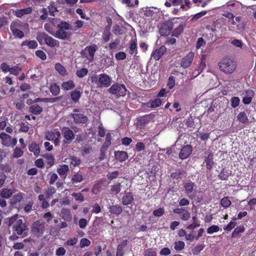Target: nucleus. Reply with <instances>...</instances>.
I'll use <instances>...</instances> for the list:
<instances>
[{
    "label": "nucleus",
    "mask_w": 256,
    "mask_h": 256,
    "mask_svg": "<svg viewBox=\"0 0 256 256\" xmlns=\"http://www.w3.org/2000/svg\"><path fill=\"white\" fill-rule=\"evenodd\" d=\"M58 28L54 36L60 40H66L68 38V34L65 30H72V26L66 22H62L57 24Z\"/></svg>",
    "instance_id": "3"
},
{
    "label": "nucleus",
    "mask_w": 256,
    "mask_h": 256,
    "mask_svg": "<svg viewBox=\"0 0 256 256\" xmlns=\"http://www.w3.org/2000/svg\"><path fill=\"white\" fill-rule=\"evenodd\" d=\"M204 248V244H199V245L196 246L192 250V252L193 254L194 255H198Z\"/></svg>",
    "instance_id": "49"
},
{
    "label": "nucleus",
    "mask_w": 256,
    "mask_h": 256,
    "mask_svg": "<svg viewBox=\"0 0 256 256\" xmlns=\"http://www.w3.org/2000/svg\"><path fill=\"white\" fill-rule=\"evenodd\" d=\"M36 39L39 42L44 40L46 44L51 48L58 47L60 46V42L58 40L54 39L44 32L38 34Z\"/></svg>",
    "instance_id": "4"
},
{
    "label": "nucleus",
    "mask_w": 256,
    "mask_h": 256,
    "mask_svg": "<svg viewBox=\"0 0 256 256\" xmlns=\"http://www.w3.org/2000/svg\"><path fill=\"white\" fill-rule=\"evenodd\" d=\"M8 226L11 228L12 232V234L9 237L10 240H16L20 237L24 238L28 235V226L22 219L18 218L17 215L8 218Z\"/></svg>",
    "instance_id": "1"
},
{
    "label": "nucleus",
    "mask_w": 256,
    "mask_h": 256,
    "mask_svg": "<svg viewBox=\"0 0 256 256\" xmlns=\"http://www.w3.org/2000/svg\"><path fill=\"white\" fill-rule=\"evenodd\" d=\"M36 55L40 58L42 60H46V55L45 52L42 50H38L36 52Z\"/></svg>",
    "instance_id": "63"
},
{
    "label": "nucleus",
    "mask_w": 256,
    "mask_h": 256,
    "mask_svg": "<svg viewBox=\"0 0 256 256\" xmlns=\"http://www.w3.org/2000/svg\"><path fill=\"white\" fill-rule=\"evenodd\" d=\"M109 26H105L104 32L102 36V42L104 43L108 42L111 38L112 34Z\"/></svg>",
    "instance_id": "26"
},
{
    "label": "nucleus",
    "mask_w": 256,
    "mask_h": 256,
    "mask_svg": "<svg viewBox=\"0 0 256 256\" xmlns=\"http://www.w3.org/2000/svg\"><path fill=\"white\" fill-rule=\"evenodd\" d=\"M245 230V228L243 225L236 227L232 234V238H236L240 236V234L243 233Z\"/></svg>",
    "instance_id": "32"
},
{
    "label": "nucleus",
    "mask_w": 256,
    "mask_h": 256,
    "mask_svg": "<svg viewBox=\"0 0 256 256\" xmlns=\"http://www.w3.org/2000/svg\"><path fill=\"white\" fill-rule=\"evenodd\" d=\"M185 26V24L183 23L180 24L178 27L175 28L172 32V36L177 38L184 31Z\"/></svg>",
    "instance_id": "35"
},
{
    "label": "nucleus",
    "mask_w": 256,
    "mask_h": 256,
    "mask_svg": "<svg viewBox=\"0 0 256 256\" xmlns=\"http://www.w3.org/2000/svg\"><path fill=\"white\" fill-rule=\"evenodd\" d=\"M186 174V172L184 170H177L175 172H172L170 174V178L172 180L182 179L183 177H185Z\"/></svg>",
    "instance_id": "24"
},
{
    "label": "nucleus",
    "mask_w": 256,
    "mask_h": 256,
    "mask_svg": "<svg viewBox=\"0 0 256 256\" xmlns=\"http://www.w3.org/2000/svg\"><path fill=\"white\" fill-rule=\"evenodd\" d=\"M185 244L182 241H178L174 242V248L177 250L180 251L183 250L184 248Z\"/></svg>",
    "instance_id": "48"
},
{
    "label": "nucleus",
    "mask_w": 256,
    "mask_h": 256,
    "mask_svg": "<svg viewBox=\"0 0 256 256\" xmlns=\"http://www.w3.org/2000/svg\"><path fill=\"white\" fill-rule=\"evenodd\" d=\"M112 136L110 132H108L106 134V140L102 145V148H108L111 144Z\"/></svg>",
    "instance_id": "43"
},
{
    "label": "nucleus",
    "mask_w": 256,
    "mask_h": 256,
    "mask_svg": "<svg viewBox=\"0 0 256 256\" xmlns=\"http://www.w3.org/2000/svg\"><path fill=\"white\" fill-rule=\"evenodd\" d=\"M166 52V48L164 46H161L159 48L156 49L152 54L151 56L156 60H159L162 56Z\"/></svg>",
    "instance_id": "18"
},
{
    "label": "nucleus",
    "mask_w": 256,
    "mask_h": 256,
    "mask_svg": "<svg viewBox=\"0 0 256 256\" xmlns=\"http://www.w3.org/2000/svg\"><path fill=\"white\" fill-rule=\"evenodd\" d=\"M28 150L30 152H32L36 156H38L40 153L39 145L35 142H32L28 146Z\"/></svg>",
    "instance_id": "28"
},
{
    "label": "nucleus",
    "mask_w": 256,
    "mask_h": 256,
    "mask_svg": "<svg viewBox=\"0 0 256 256\" xmlns=\"http://www.w3.org/2000/svg\"><path fill=\"white\" fill-rule=\"evenodd\" d=\"M231 174V172H229L228 170H226L223 168L222 170L218 175V178L222 180H227L228 176Z\"/></svg>",
    "instance_id": "40"
},
{
    "label": "nucleus",
    "mask_w": 256,
    "mask_h": 256,
    "mask_svg": "<svg viewBox=\"0 0 256 256\" xmlns=\"http://www.w3.org/2000/svg\"><path fill=\"white\" fill-rule=\"evenodd\" d=\"M44 229V224L38 220L32 224L31 230L34 235L37 238H39L43 234Z\"/></svg>",
    "instance_id": "8"
},
{
    "label": "nucleus",
    "mask_w": 256,
    "mask_h": 256,
    "mask_svg": "<svg viewBox=\"0 0 256 256\" xmlns=\"http://www.w3.org/2000/svg\"><path fill=\"white\" fill-rule=\"evenodd\" d=\"M29 124L28 122H22L20 124V130L22 132H26L29 130Z\"/></svg>",
    "instance_id": "60"
},
{
    "label": "nucleus",
    "mask_w": 256,
    "mask_h": 256,
    "mask_svg": "<svg viewBox=\"0 0 256 256\" xmlns=\"http://www.w3.org/2000/svg\"><path fill=\"white\" fill-rule=\"evenodd\" d=\"M236 225V222H230L226 226L224 227V229L228 232L232 230Z\"/></svg>",
    "instance_id": "64"
},
{
    "label": "nucleus",
    "mask_w": 256,
    "mask_h": 256,
    "mask_svg": "<svg viewBox=\"0 0 256 256\" xmlns=\"http://www.w3.org/2000/svg\"><path fill=\"white\" fill-rule=\"evenodd\" d=\"M22 148H20L18 147H16L14 151L13 156L14 158H18L21 156L23 154L24 152L22 150Z\"/></svg>",
    "instance_id": "57"
},
{
    "label": "nucleus",
    "mask_w": 256,
    "mask_h": 256,
    "mask_svg": "<svg viewBox=\"0 0 256 256\" xmlns=\"http://www.w3.org/2000/svg\"><path fill=\"white\" fill-rule=\"evenodd\" d=\"M70 159V164L72 165L74 167L78 166L80 164V160L78 159L76 156H71Z\"/></svg>",
    "instance_id": "61"
},
{
    "label": "nucleus",
    "mask_w": 256,
    "mask_h": 256,
    "mask_svg": "<svg viewBox=\"0 0 256 256\" xmlns=\"http://www.w3.org/2000/svg\"><path fill=\"white\" fill-rule=\"evenodd\" d=\"M126 89L123 84H116L112 85L108 89L110 93L117 97L124 96L126 94Z\"/></svg>",
    "instance_id": "6"
},
{
    "label": "nucleus",
    "mask_w": 256,
    "mask_h": 256,
    "mask_svg": "<svg viewBox=\"0 0 256 256\" xmlns=\"http://www.w3.org/2000/svg\"><path fill=\"white\" fill-rule=\"evenodd\" d=\"M175 86V78L174 76H170L168 79L167 86L169 89H172Z\"/></svg>",
    "instance_id": "58"
},
{
    "label": "nucleus",
    "mask_w": 256,
    "mask_h": 256,
    "mask_svg": "<svg viewBox=\"0 0 256 256\" xmlns=\"http://www.w3.org/2000/svg\"><path fill=\"white\" fill-rule=\"evenodd\" d=\"M120 44V40L116 38L114 42L109 44V48L110 50L116 49Z\"/></svg>",
    "instance_id": "59"
},
{
    "label": "nucleus",
    "mask_w": 256,
    "mask_h": 256,
    "mask_svg": "<svg viewBox=\"0 0 256 256\" xmlns=\"http://www.w3.org/2000/svg\"><path fill=\"white\" fill-rule=\"evenodd\" d=\"M174 27L173 23L171 21H166L164 22L159 30L160 34L162 36L169 35Z\"/></svg>",
    "instance_id": "10"
},
{
    "label": "nucleus",
    "mask_w": 256,
    "mask_h": 256,
    "mask_svg": "<svg viewBox=\"0 0 256 256\" xmlns=\"http://www.w3.org/2000/svg\"><path fill=\"white\" fill-rule=\"evenodd\" d=\"M62 132L64 138V140L62 142V145L70 144L73 140H74L75 136L72 130L68 127L64 126L62 129Z\"/></svg>",
    "instance_id": "7"
},
{
    "label": "nucleus",
    "mask_w": 256,
    "mask_h": 256,
    "mask_svg": "<svg viewBox=\"0 0 256 256\" xmlns=\"http://www.w3.org/2000/svg\"><path fill=\"white\" fill-rule=\"evenodd\" d=\"M70 94V98L72 102L74 103H76L79 101L82 96V92H80L78 88H76L71 92Z\"/></svg>",
    "instance_id": "21"
},
{
    "label": "nucleus",
    "mask_w": 256,
    "mask_h": 256,
    "mask_svg": "<svg viewBox=\"0 0 256 256\" xmlns=\"http://www.w3.org/2000/svg\"><path fill=\"white\" fill-rule=\"evenodd\" d=\"M122 200V204L124 206H128L132 204L134 200V197L132 192H126Z\"/></svg>",
    "instance_id": "19"
},
{
    "label": "nucleus",
    "mask_w": 256,
    "mask_h": 256,
    "mask_svg": "<svg viewBox=\"0 0 256 256\" xmlns=\"http://www.w3.org/2000/svg\"><path fill=\"white\" fill-rule=\"evenodd\" d=\"M29 112L35 115H38L42 112V108L38 104H34L30 106Z\"/></svg>",
    "instance_id": "29"
},
{
    "label": "nucleus",
    "mask_w": 256,
    "mask_h": 256,
    "mask_svg": "<svg viewBox=\"0 0 256 256\" xmlns=\"http://www.w3.org/2000/svg\"><path fill=\"white\" fill-rule=\"evenodd\" d=\"M192 223L189 224L186 228L188 230H194L197 227H198L200 226V222L198 220L196 216H193L192 217Z\"/></svg>",
    "instance_id": "33"
},
{
    "label": "nucleus",
    "mask_w": 256,
    "mask_h": 256,
    "mask_svg": "<svg viewBox=\"0 0 256 256\" xmlns=\"http://www.w3.org/2000/svg\"><path fill=\"white\" fill-rule=\"evenodd\" d=\"M206 66V60L205 58H202L201 59V62L199 64L198 68L196 70H194V72H197V76L200 74L203 71L204 69Z\"/></svg>",
    "instance_id": "41"
},
{
    "label": "nucleus",
    "mask_w": 256,
    "mask_h": 256,
    "mask_svg": "<svg viewBox=\"0 0 256 256\" xmlns=\"http://www.w3.org/2000/svg\"><path fill=\"white\" fill-rule=\"evenodd\" d=\"M184 188L185 193L190 199H193L196 196V194L194 192L195 188H196V184L190 181H188L184 184Z\"/></svg>",
    "instance_id": "9"
},
{
    "label": "nucleus",
    "mask_w": 256,
    "mask_h": 256,
    "mask_svg": "<svg viewBox=\"0 0 256 256\" xmlns=\"http://www.w3.org/2000/svg\"><path fill=\"white\" fill-rule=\"evenodd\" d=\"M130 54H138L137 42L136 40H132L130 43Z\"/></svg>",
    "instance_id": "36"
},
{
    "label": "nucleus",
    "mask_w": 256,
    "mask_h": 256,
    "mask_svg": "<svg viewBox=\"0 0 256 256\" xmlns=\"http://www.w3.org/2000/svg\"><path fill=\"white\" fill-rule=\"evenodd\" d=\"M121 190V184L118 182L111 187V191L116 194H118Z\"/></svg>",
    "instance_id": "51"
},
{
    "label": "nucleus",
    "mask_w": 256,
    "mask_h": 256,
    "mask_svg": "<svg viewBox=\"0 0 256 256\" xmlns=\"http://www.w3.org/2000/svg\"><path fill=\"white\" fill-rule=\"evenodd\" d=\"M22 70V68L18 66H14L10 68L9 72L10 74L17 76Z\"/></svg>",
    "instance_id": "56"
},
{
    "label": "nucleus",
    "mask_w": 256,
    "mask_h": 256,
    "mask_svg": "<svg viewBox=\"0 0 256 256\" xmlns=\"http://www.w3.org/2000/svg\"><path fill=\"white\" fill-rule=\"evenodd\" d=\"M32 11L31 7H28L25 8L17 10L14 12V16L18 18H22V16L30 14Z\"/></svg>",
    "instance_id": "23"
},
{
    "label": "nucleus",
    "mask_w": 256,
    "mask_h": 256,
    "mask_svg": "<svg viewBox=\"0 0 256 256\" xmlns=\"http://www.w3.org/2000/svg\"><path fill=\"white\" fill-rule=\"evenodd\" d=\"M72 117L74 119V122L78 124H84L88 121V118L82 114L74 113L72 114Z\"/></svg>",
    "instance_id": "16"
},
{
    "label": "nucleus",
    "mask_w": 256,
    "mask_h": 256,
    "mask_svg": "<svg viewBox=\"0 0 256 256\" xmlns=\"http://www.w3.org/2000/svg\"><path fill=\"white\" fill-rule=\"evenodd\" d=\"M220 230V228L216 225H212L208 227L206 230V232L208 234H212L214 232H218Z\"/></svg>",
    "instance_id": "52"
},
{
    "label": "nucleus",
    "mask_w": 256,
    "mask_h": 256,
    "mask_svg": "<svg viewBox=\"0 0 256 256\" xmlns=\"http://www.w3.org/2000/svg\"><path fill=\"white\" fill-rule=\"evenodd\" d=\"M173 212L180 215V218L182 220L187 221L190 218V214L189 212L184 208H176L174 209Z\"/></svg>",
    "instance_id": "15"
},
{
    "label": "nucleus",
    "mask_w": 256,
    "mask_h": 256,
    "mask_svg": "<svg viewBox=\"0 0 256 256\" xmlns=\"http://www.w3.org/2000/svg\"><path fill=\"white\" fill-rule=\"evenodd\" d=\"M75 87V84L73 80H69L64 82L62 84V88L64 90H68L73 89Z\"/></svg>",
    "instance_id": "31"
},
{
    "label": "nucleus",
    "mask_w": 256,
    "mask_h": 256,
    "mask_svg": "<svg viewBox=\"0 0 256 256\" xmlns=\"http://www.w3.org/2000/svg\"><path fill=\"white\" fill-rule=\"evenodd\" d=\"M56 131H48L46 133V138L48 140H53L56 136Z\"/></svg>",
    "instance_id": "50"
},
{
    "label": "nucleus",
    "mask_w": 256,
    "mask_h": 256,
    "mask_svg": "<svg viewBox=\"0 0 256 256\" xmlns=\"http://www.w3.org/2000/svg\"><path fill=\"white\" fill-rule=\"evenodd\" d=\"M194 56V52H190L180 60V66L184 68H188L192 64Z\"/></svg>",
    "instance_id": "13"
},
{
    "label": "nucleus",
    "mask_w": 256,
    "mask_h": 256,
    "mask_svg": "<svg viewBox=\"0 0 256 256\" xmlns=\"http://www.w3.org/2000/svg\"><path fill=\"white\" fill-rule=\"evenodd\" d=\"M230 102H231L232 106L234 108H235L239 105L240 102V100L239 98L234 96V97H232L231 98Z\"/></svg>",
    "instance_id": "62"
},
{
    "label": "nucleus",
    "mask_w": 256,
    "mask_h": 256,
    "mask_svg": "<svg viewBox=\"0 0 256 256\" xmlns=\"http://www.w3.org/2000/svg\"><path fill=\"white\" fill-rule=\"evenodd\" d=\"M155 117V114L154 113H150L148 114H146L137 118V123L139 126L140 128L144 126L150 122L152 121Z\"/></svg>",
    "instance_id": "11"
},
{
    "label": "nucleus",
    "mask_w": 256,
    "mask_h": 256,
    "mask_svg": "<svg viewBox=\"0 0 256 256\" xmlns=\"http://www.w3.org/2000/svg\"><path fill=\"white\" fill-rule=\"evenodd\" d=\"M50 90V92L54 96H58L60 92V88L56 84H52Z\"/></svg>",
    "instance_id": "44"
},
{
    "label": "nucleus",
    "mask_w": 256,
    "mask_h": 256,
    "mask_svg": "<svg viewBox=\"0 0 256 256\" xmlns=\"http://www.w3.org/2000/svg\"><path fill=\"white\" fill-rule=\"evenodd\" d=\"M98 50V46L96 44L86 46L80 52L81 55L86 58L90 62H93L96 52Z\"/></svg>",
    "instance_id": "5"
},
{
    "label": "nucleus",
    "mask_w": 256,
    "mask_h": 256,
    "mask_svg": "<svg viewBox=\"0 0 256 256\" xmlns=\"http://www.w3.org/2000/svg\"><path fill=\"white\" fill-rule=\"evenodd\" d=\"M18 24L13 22L11 23L10 26V30L12 34L16 38H22L24 36L23 32L17 28Z\"/></svg>",
    "instance_id": "17"
},
{
    "label": "nucleus",
    "mask_w": 256,
    "mask_h": 256,
    "mask_svg": "<svg viewBox=\"0 0 256 256\" xmlns=\"http://www.w3.org/2000/svg\"><path fill=\"white\" fill-rule=\"evenodd\" d=\"M213 159L214 155L212 153L209 154L205 158L204 162L206 163V168L208 170H211L214 164Z\"/></svg>",
    "instance_id": "27"
},
{
    "label": "nucleus",
    "mask_w": 256,
    "mask_h": 256,
    "mask_svg": "<svg viewBox=\"0 0 256 256\" xmlns=\"http://www.w3.org/2000/svg\"><path fill=\"white\" fill-rule=\"evenodd\" d=\"M12 190L8 188H2L0 191V195L3 198H10L12 194Z\"/></svg>",
    "instance_id": "39"
},
{
    "label": "nucleus",
    "mask_w": 256,
    "mask_h": 256,
    "mask_svg": "<svg viewBox=\"0 0 256 256\" xmlns=\"http://www.w3.org/2000/svg\"><path fill=\"white\" fill-rule=\"evenodd\" d=\"M83 178L81 174L77 172L75 174L71 179V182L72 184L80 182L82 181Z\"/></svg>",
    "instance_id": "45"
},
{
    "label": "nucleus",
    "mask_w": 256,
    "mask_h": 256,
    "mask_svg": "<svg viewBox=\"0 0 256 256\" xmlns=\"http://www.w3.org/2000/svg\"><path fill=\"white\" fill-rule=\"evenodd\" d=\"M206 14H207V11H206V10H203L200 12H198V13L194 14L192 16L190 20L194 21V20H197L201 18L202 16H205Z\"/></svg>",
    "instance_id": "53"
},
{
    "label": "nucleus",
    "mask_w": 256,
    "mask_h": 256,
    "mask_svg": "<svg viewBox=\"0 0 256 256\" xmlns=\"http://www.w3.org/2000/svg\"><path fill=\"white\" fill-rule=\"evenodd\" d=\"M88 74V70L86 68H82L80 70H78L76 72V74L78 77L82 78L86 76Z\"/></svg>",
    "instance_id": "47"
},
{
    "label": "nucleus",
    "mask_w": 256,
    "mask_h": 256,
    "mask_svg": "<svg viewBox=\"0 0 256 256\" xmlns=\"http://www.w3.org/2000/svg\"><path fill=\"white\" fill-rule=\"evenodd\" d=\"M26 46L29 49H35L38 46V44L35 40H28L23 41L21 44V46Z\"/></svg>",
    "instance_id": "25"
},
{
    "label": "nucleus",
    "mask_w": 256,
    "mask_h": 256,
    "mask_svg": "<svg viewBox=\"0 0 256 256\" xmlns=\"http://www.w3.org/2000/svg\"><path fill=\"white\" fill-rule=\"evenodd\" d=\"M192 147L190 144L184 146L180 150L179 153V158L182 160L188 158L192 154Z\"/></svg>",
    "instance_id": "14"
},
{
    "label": "nucleus",
    "mask_w": 256,
    "mask_h": 256,
    "mask_svg": "<svg viewBox=\"0 0 256 256\" xmlns=\"http://www.w3.org/2000/svg\"><path fill=\"white\" fill-rule=\"evenodd\" d=\"M220 204L224 208L229 207L231 204V201L230 200L228 197H224L220 200Z\"/></svg>",
    "instance_id": "46"
},
{
    "label": "nucleus",
    "mask_w": 256,
    "mask_h": 256,
    "mask_svg": "<svg viewBox=\"0 0 256 256\" xmlns=\"http://www.w3.org/2000/svg\"><path fill=\"white\" fill-rule=\"evenodd\" d=\"M122 211V206L119 204L112 205L110 207V212L118 216Z\"/></svg>",
    "instance_id": "30"
},
{
    "label": "nucleus",
    "mask_w": 256,
    "mask_h": 256,
    "mask_svg": "<svg viewBox=\"0 0 256 256\" xmlns=\"http://www.w3.org/2000/svg\"><path fill=\"white\" fill-rule=\"evenodd\" d=\"M98 83L100 87L108 88L112 83V79L106 74H101L98 76Z\"/></svg>",
    "instance_id": "12"
},
{
    "label": "nucleus",
    "mask_w": 256,
    "mask_h": 256,
    "mask_svg": "<svg viewBox=\"0 0 256 256\" xmlns=\"http://www.w3.org/2000/svg\"><path fill=\"white\" fill-rule=\"evenodd\" d=\"M162 104V100L160 98H156L150 100L147 103L148 106L150 108H155L160 106Z\"/></svg>",
    "instance_id": "34"
},
{
    "label": "nucleus",
    "mask_w": 256,
    "mask_h": 256,
    "mask_svg": "<svg viewBox=\"0 0 256 256\" xmlns=\"http://www.w3.org/2000/svg\"><path fill=\"white\" fill-rule=\"evenodd\" d=\"M12 136L6 134L2 132L0 134V138L2 140V144L3 146L9 147L10 146V141Z\"/></svg>",
    "instance_id": "22"
},
{
    "label": "nucleus",
    "mask_w": 256,
    "mask_h": 256,
    "mask_svg": "<svg viewBox=\"0 0 256 256\" xmlns=\"http://www.w3.org/2000/svg\"><path fill=\"white\" fill-rule=\"evenodd\" d=\"M69 170V168L68 165L63 164L60 168H58L57 172L60 176H66V174Z\"/></svg>",
    "instance_id": "42"
},
{
    "label": "nucleus",
    "mask_w": 256,
    "mask_h": 256,
    "mask_svg": "<svg viewBox=\"0 0 256 256\" xmlns=\"http://www.w3.org/2000/svg\"><path fill=\"white\" fill-rule=\"evenodd\" d=\"M220 71L226 74H232L236 70L238 64L234 60L228 58H223L218 63Z\"/></svg>",
    "instance_id": "2"
},
{
    "label": "nucleus",
    "mask_w": 256,
    "mask_h": 256,
    "mask_svg": "<svg viewBox=\"0 0 256 256\" xmlns=\"http://www.w3.org/2000/svg\"><path fill=\"white\" fill-rule=\"evenodd\" d=\"M238 120L242 124L247 123L248 121V118L246 114V113L244 112H241L237 116Z\"/></svg>",
    "instance_id": "38"
},
{
    "label": "nucleus",
    "mask_w": 256,
    "mask_h": 256,
    "mask_svg": "<svg viewBox=\"0 0 256 256\" xmlns=\"http://www.w3.org/2000/svg\"><path fill=\"white\" fill-rule=\"evenodd\" d=\"M54 68L62 76H64L68 74L65 68L60 63H56L54 66Z\"/></svg>",
    "instance_id": "37"
},
{
    "label": "nucleus",
    "mask_w": 256,
    "mask_h": 256,
    "mask_svg": "<svg viewBox=\"0 0 256 256\" xmlns=\"http://www.w3.org/2000/svg\"><path fill=\"white\" fill-rule=\"evenodd\" d=\"M72 196H74L76 201L82 202L84 201V197L81 192H74L72 194Z\"/></svg>",
    "instance_id": "54"
},
{
    "label": "nucleus",
    "mask_w": 256,
    "mask_h": 256,
    "mask_svg": "<svg viewBox=\"0 0 256 256\" xmlns=\"http://www.w3.org/2000/svg\"><path fill=\"white\" fill-rule=\"evenodd\" d=\"M114 157L116 160L122 162L128 158V155L126 152L118 150L114 152Z\"/></svg>",
    "instance_id": "20"
},
{
    "label": "nucleus",
    "mask_w": 256,
    "mask_h": 256,
    "mask_svg": "<svg viewBox=\"0 0 256 256\" xmlns=\"http://www.w3.org/2000/svg\"><path fill=\"white\" fill-rule=\"evenodd\" d=\"M90 241L86 238H82L80 240V247L84 248L86 246H88L90 244Z\"/></svg>",
    "instance_id": "55"
}]
</instances>
